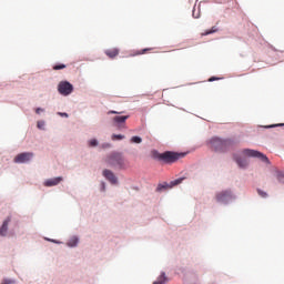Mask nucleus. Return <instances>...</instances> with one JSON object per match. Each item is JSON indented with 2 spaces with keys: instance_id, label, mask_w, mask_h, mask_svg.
<instances>
[{
  "instance_id": "1",
  "label": "nucleus",
  "mask_w": 284,
  "mask_h": 284,
  "mask_svg": "<svg viewBox=\"0 0 284 284\" xmlns=\"http://www.w3.org/2000/svg\"><path fill=\"white\" fill-rule=\"evenodd\" d=\"M207 145L211 150H214V152H227L230 148L234 145V141L230 139L223 140L214 136L207 141Z\"/></svg>"
},
{
  "instance_id": "2",
  "label": "nucleus",
  "mask_w": 284,
  "mask_h": 284,
  "mask_svg": "<svg viewBox=\"0 0 284 284\" xmlns=\"http://www.w3.org/2000/svg\"><path fill=\"white\" fill-rule=\"evenodd\" d=\"M185 153H176L172 151H165L164 153H160L159 151L152 152V158L156 161H162L163 163H176L179 159H183Z\"/></svg>"
},
{
  "instance_id": "3",
  "label": "nucleus",
  "mask_w": 284,
  "mask_h": 284,
  "mask_svg": "<svg viewBox=\"0 0 284 284\" xmlns=\"http://www.w3.org/2000/svg\"><path fill=\"white\" fill-rule=\"evenodd\" d=\"M105 162L111 168H116L118 170H126L128 169V161H125V158L119 152L109 154L106 156Z\"/></svg>"
},
{
  "instance_id": "4",
  "label": "nucleus",
  "mask_w": 284,
  "mask_h": 284,
  "mask_svg": "<svg viewBox=\"0 0 284 284\" xmlns=\"http://www.w3.org/2000/svg\"><path fill=\"white\" fill-rule=\"evenodd\" d=\"M242 154H243V156H251L253 159H260V161H262L263 163H270V159H267L265 154H263L256 150L244 149L242 151Z\"/></svg>"
},
{
  "instance_id": "5",
  "label": "nucleus",
  "mask_w": 284,
  "mask_h": 284,
  "mask_svg": "<svg viewBox=\"0 0 284 284\" xmlns=\"http://www.w3.org/2000/svg\"><path fill=\"white\" fill-rule=\"evenodd\" d=\"M73 91H74V87L72 85V83H70L68 81H61L58 84V92H60V94H62V97H68V95L72 94Z\"/></svg>"
},
{
  "instance_id": "6",
  "label": "nucleus",
  "mask_w": 284,
  "mask_h": 284,
  "mask_svg": "<svg viewBox=\"0 0 284 284\" xmlns=\"http://www.w3.org/2000/svg\"><path fill=\"white\" fill-rule=\"evenodd\" d=\"M215 199L217 203H223L225 205L229 201H232V199H234V195H232V191H222L215 195Z\"/></svg>"
},
{
  "instance_id": "7",
  "label": "nucleus",
  "mask_w": 284,
  "mask_h": 284,
  "mask_svg": "<svg viewBox=\"0 0 284 284\" xmlns=\"http://www.w3.org/2000/svg\"><path fill=\"white\" fill-rule=\"evenodd\" d=\"M185 181V178H179L178 180L171 181L170 184H159L156 187L158 192H161L162 190H168V187H174L175 185H181Z\"/></svg>"
},
{
  "instance_id": "8",
  "label": "nucleus",
  "mask_w": 284,
  "mask_h": 284,
  "mask_svg": "<svg viewBox=\"0 0 284 284\" xmlns=\"http://www.w3.org/2000/svg\"><path fill=\"white\" fill-rule=\"evenodd\" d=\"M32 156H34V153L24 152V153L18 154L13 159V161H14V163H28V161H30L32 159Z\"/></svg>"
},
{
  "instance_id": "9",
  "label": "nucleus",
  "mask_w": 284,
  "mask_h": 284,
  "mask_svg": "<svg viewBox=\"0 0 284 284\" xmlns=\"http://www.w3.org/2000/svg\"><path fill=\"white\" fill-rule=\"evenodd\" d=\"M104 179H106V181L111 182L112 185H116V183H119V179H116V175H114V172L105 169L102 172Z\"/></svg>"
},
{
  "instance_id": "10",
  "label": "nucleus",
  "mask_w": 284,
  "mask_h": 284,
  "mask_svg": "<svg viewBox=\"0 0 284 284\" xmlns=\"http://www.w3.org/2000/svg\"><path fill=\"white\" fill-rule=\"evenodd\" d=\"M61 181H63V178H61V176L49 179L44 182V186L45 187H54V185H59V183H61Z\"/></svg>"
},
{
  "instance_id": "11",
  "label": "nucleus",
  "mask_w": 284,
  "mask_h": 284,
  "mask_svg": "<svg viewBox=\"0 0 284 284\" xmlns=\"http://www.w3.org/2000/svg\"><path fill=\"white\" fill-rule=\"evenodd\" d=\"M130 119V115H115L112 121L115 125H123Z\"/></svg>"
},
{
  "instance_id": "12",
  "label": "nucleus",
  "mask_w": 284,
  "mask_h": 284,
  "mask_svg": "<svg viewBox=\"0 0 284 284\" xmlns=\"http://www.w3.org/2000/svg\"><path fill=\"white\" fill-rule=\"evenodd\" d=\"M8 225H10V217L3 221L0 227V236H6L8 234Z\"/></svg>"
},
{
  "instance_id": "13",
  "label": "nucleus",
  "mask_w": 284,
  "mask_h": 284,
  "mask_svg": "<svg viewBox=\"0 0 284 284\" xmlns=\"http://www.w3.org/2000/svg\"><path fill=\"white\" fill-rule=\"evenodd\" d=\"M234 161L237 163L239 168H245L248 165L247 159L234 155Z\"/></svg>"
},
{
  "instance_id": "14",
  "label": "nucleus",
  "mask_w": 284,
  "mask_h": 284,
  "mask_svg": "<svg viewBox=\"0 0 284 284\" xmlns=\"http://www.w3.org/2000/svg\"><path fill=\"white\" fill-rule=\"evenodd\" d=\"M104 54L109 57V59H115V57H119V49L113 48L104 51Z\"/></svg>"
},
{
  "instance_id": "15",
  "label": "nucleus",
  "mask_w": 284,
  "mask_h": 284,
  "mask_svg": "<svg viewBox=\"0 0 284 284\" xmlns=\"http://www.w3.org/2000/svg\"><path fill=\"white\" fill-rule=\"evenodd\" d=\"M164 283H168V277L165 276V273H162L153 284H164Z\"/></svg>"
},
{
  "instance_id": "16",
  "label": "nucleus",
  "mask_w": 284,
  "mask_h": 284,
  "mask_svg": "<svg viewBox=\"0 0 284 284\" xmlns=\"http://www.w3.org/2000/svg\"><path fill=\"white\" fill-rule=\"evenodd\" d=\"M152 48L142 49V50L135 51L133 54H131V57H139L141 54H145L146 52H150Z\"/></svg>"
},
{
  "instance_id": "17",
  "label": "nucleus",
  "mask_w": 284,
  "mask_h": 284,
  "mask_svg": "<svg viewBox=\"0 0 284 284\" xmlns=\"http://www.w3.org/2000/svg\"><path fill=\"white\" fill-rule=\"evenodd\" d=\"M79 244V239L78 237H72L68 243H67V245L69 246V247H77V245Z\"/></svg>"
},
{
  "instance_id": "18",
  "label": "nucleus",
  "mask_w": 284,
  "mask_h": 284,
  "mask_svg": "<svg viewBox=\"0 0 284 284\" xmlns=\"http://www.w3.org/2000/svg\"><path fill=\"white\" fill-rule=\"evenodd\" d=\"M214 32H219V28L212 27V29L206 30L204 33H202V37H207V34H214Z\"/></svg>"
},
{
  "instance_id": "19",
  "label": "nucleus",
  "mask_w": 284,
  "mask_h": 284,
  "mask_svg": "<svg viewBox=\"0 0 284 284\" xmlns=\"http://www.w3.org/2000/svg\"><path fill=\"white\" fill-rule=\"evenodd\" d=\"M112 141H123V139H125V135L123 134H113L111 136Z\"/></svg>"
},
{
  "instance_id": "20",
  "label": "nucleus",
  "mask_w": 284,
  "mask_h": 284,
  "mask_svg": "<svg viewBox=\"0 0 284 284\" xmlns=\"http://www.w3.org/2000/svg\"><path fill=\"white\" fill-rule=\"evenodd\" d=\"M131 143H143V139H141V136L134 135L131 138Z\"/></svg>"
},
{
  "instance_id": "21",
  "label": "nucleus",
  "mask_w": 284,
  "mask_h": 284,
  "mask_svg": "<svg viewBox=\"0 0 284 284\" xmlns=\"http://www.w3.org/2000/svg\"><path fill=\"white\" fill-rule=\"evenodd\" d=\"M89 145L90 148H97V145H99V141H97V139H92L89 141Z\"/></svg>"
},
{
  "instance_id": "22",
  "label": "nucleus",
  "mask_w": 284,
  "mask_h": 284,
  "mask_svg": "<svg viewBox=\"0 0 284 284\" xmlns=\"http://www.w3.org/2000/svg\"><path fill=\"white\" fill-rule=\"evenodd\" d=\"M257 194L262 196V199H267V192H264L261 189H257Z\"/></svg>"
},
{
  "instance_id": "23",
  "label": "nucleus",
  "mask_w": 284,
  "mask_h": 284,
  "mask_svg": "<svg viewBox=\"0 0 284 284\" xmlns=\"http://www.w3.org/2000/svg\"><path fill=\"white\" fill-rule=\"evenodd\" d=\"M277 181H278L280 183H283V184H284V174H283V173H281V172L277 173Z\"/></svg>"
},
{
  "instance_id": "24",
  "label": "nucleus",
  "mask_w": 284,
  "mask_h": 284,
  "mask_svg": "<svg viewBox=\"0 0 284 284\" xmlns=\"http://www.w3.org/2000/svg\"><path fill=\"white\" fill-rule=\"evenodd\" d=\"M64 68H65V64H55L53 67V70H64Z\"/></svg>"
},
{
  "instance_id": "25",
  "label": "nucleus",
  "mask_w": 284,
  "mask_h": 284,
  "mask_svg": "<svg viewBox=\"0 0 284 284\" xmlns=\"http://www.w3.org/2000/svg\"><path fill=\"white\" fill-rule=\"evenodd\" d=\"M108 114H124V112L111 110V111H108Z\"/></svg>"
},
{
  "instance_id": "26",
  "label": "nucleus",
  "mask_w": 284,
  "mask_h": 284,
  "mask_svg": "<svg viewBox=\"0 0 284 284\" xmlns=\"http://www.w3.org/2000/svg\"><path fill=\"white\" fill-rule=\"evenodd\" d=\"M37 125H38L39 130H43V126L45 125V122L39 121V122L37 123Z\"/></svg>"
},
{
  "instance_id": "27",
  "label": "nucleus",
  "mask_w": 284,
  "mask_h": 284,
  "mask_svg": "<svg viewBox=\"0 0 284 284\" xmlns=\"http://www.w3.org/2000/svg\"><path fill=\"white\" fill-rule=\"evenodd\" d=\"M41 112H43V109H41V108H38V109L36 110V114H41Z\"/></svg>"
},
{
  "instance_id": "28",
  "label": "nucleus",
  "mask_w": 284,
  "mask_h": 284,
  "mask_svg": "<svg viewBox=\"0 0 284 284\" xmlns=\"http://www.w3.org/2000/svg\"><path fill=\"white\" fill-rule=\"evenodd\" d=\"M59 116H65L68 119V113L58 112Z\"/></svg>"
},
{
  "instance_id": "29",
  "label": "nucleus",
  "mask_w": 284,
  "mask_h": 284,
  "mask_svg": "<svg viewBox=\"0 0 284 284\" xmlns=\"http://www.w3.org/2000/svg\"><path fill=\"white\" fill-rule=\"evenodd\" d=\"M209 81H219V78L212 77V78L209 79Z\"/></svg>"
},
{
  "instance_id": "30",
  "label": "nucleus",
  "mask_w": 284,
  "mask_h": 284,
  "mask_svg": "<svg viewBox=\"0 0 284 284\" xmlns=\"http://www.w3.org/2000/svg\"><path fill=\"white\" fill-rule=\"evenodd\" d=\"M268 128H276V125H270Z\"/></svg>"
}]
</instances>
